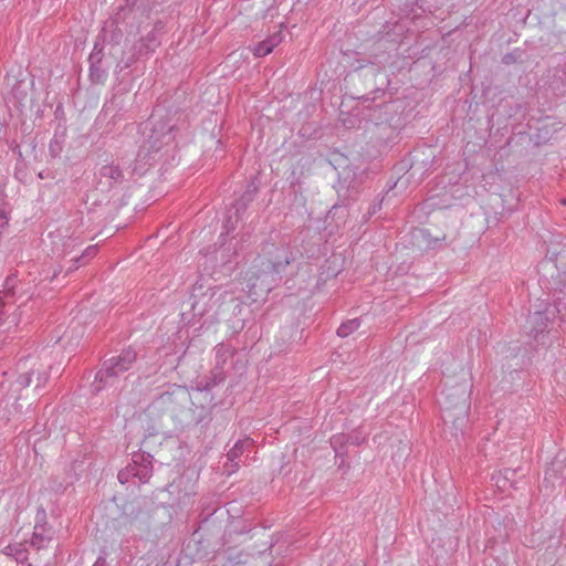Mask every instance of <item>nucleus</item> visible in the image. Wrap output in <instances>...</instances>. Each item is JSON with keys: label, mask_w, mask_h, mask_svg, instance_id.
Here are the masks:
<instances>
[{"label": "nucleus", "mask_w": 566, "mask_h": 566, "mask_svg": "<svg viewBox=\"0 0 566 566\" xmlns=\"http://www.w3.org/2000/svg\"><path fill=\"white\" fill-rule=\"evenodd\" d=\"M260 265L261 269L247 273V294L253 301L272 290L277 274L284 266L282 263H265L263 261H260Z\"/></svg>", "instance_id": "1"}, {"label": "nucleus", "mask_w": 566, "mask_h": 566, "mask_svg": "<svg viewBox=\"0 0 566 566\" xmlns=\"http://www.w3.org/2000/svg\"><path fill=\"white\" fill-rule=\"evenodd\" d=\"M136 359V354L132 349L124 350L118 357H114L105 363L104 367L95 375L92 382V390L99 392L106 387L114 386L119 374L128 370Z\"/></svg>", "instance_id": "2"}, {"label": "nucleus", "mask_w": 566, "mask_h": 566, "mask_svg": "<svg viewBox=\"0 0 566 566\" xmlns=\"http://www.w3.org/2000/svg\"><path fill=\"white\" fill-rule=\"evenodd\" d=\"M13 282V279H8L3 291H0V328L6 332L18 326L23 313L21 308L25 306L23 302L19 305L15 304L13 300L14 292L12 291Z\"/></svg>", "instance_id": "3"}, {"label": "nucleus", "mask_w": 566, "mask_h": 566, "mask_svg": "<svg viewBox=\"0 0 566 566\" xmlns=\"http://www.w3.org/2000/svg\"><path fill=\"white\" fill-rule=\"evenodd\" d=\"M190 395L185 387L174 386L159 395L154 401V408L159 410H174L175 406L182 405L188 401Z\"/></svg>", "instance_id": "4"}, {"label": "nucleus", "mask_w": 566, "mask_h": 566, "mask_svg": "<svg viewBox=\"0 0 566 566\" xmlns=\"http://www.w3.org/2000/svg\"><path fill=\"white\" fill-rule=\"evenodd\" d=\"M128 473L137 478L142 483L148 482L153 473L150 455L136 454L133 459V464L128 469Z\"/></svg>", "instance_id": "5"}, {"label": "nucleus", "mask_w": 566, "mask_h": 566, "mask_svg": "<svg viewBox=\"0 0 566 566\" xmlns=\"http://www.w3.org/2000/svg\"><path fill=\"white\" fill-rule=\"evenodd\" d=\"M283 40L281 31L269 35L265 40L252 48V52L256 57L270 54Z\"/></svg>", "instance_id": "6"}, {"label": "nucleus", "mask_w": 566, "mask_h": 566, "mask_svg": "<svg viewBox=\"0 0 566 566\" xmlns=\"http://www.w3.org/2000/svg\"><path fill=\"white\" fill-rule=\"evenodd\" d=\"M53 536V532L45 524H36L34 526L31 545L36 549H41L48 546Z\"/></svg>", "instance_id": "7"}, {"label": "nucleus", "mask_w": 566, "mask_h": 566, "mask_svg": "<svg viewBox=\"0 0 566 566\" xmlns=\"http://www.w3.org/2000/svg\"><path fill=\"white\" fill-rule=\"evenodd\" d=\"M515 471L512 469H504L492 475L494 485L502 492H506L513 488V476Z\"/></svg>", "instance_id": "8"}, {"label": "nucleus", "mask_w": 566, "mask_h": 566, "mask_svg": "<svg viewBox=\"0 0 566 566\" xmlns=\"http://www.w3.org/2000/svg\"><path fill=\"white\" fill-rule=\"evenodd\" d=\"M51 241L55 248V253L60 254H66L71 249H73L75 245L80 244L77 238H67L66 240L62 241V237L60 234L50 233Z\"/></svg>", "instance_id": "9"}, {"label": "nucleus", "mask_w": 566, "mask_h": 566, "mask_svg": "<svg viewBox=\"0 0 566 566\" xmlns=\"http://www.w3.org/2000/svg\"><path fill=\"white\" fill-rule=\"evenodd\" d=\"M154 158L149 156V153L145 150L144 148L139 150L136 161L134 166L132 167V170L134 174L143 175L147 167L151 165V160Z\"/></svg>", "instance_id": "10"}, {"label": "nucleus", "mask_w": 566, "mask_h": 566, "mask_svg": "<svg viewBox=\"0 0 566 566\" xmlns=\"http://www.w3.org/2000/svg\"><path fill=\"white\" fill-rule=\"evenodd\" d=\"M99 174L103 178H107L109 180V185L113 182H118L123 179V171L118 166L115 165L103 166Z\"/></svg>", "instance_id": "11"}, {"label": "nucleus", "mask_w": 566, "mask_h": 566, "mask_svg": "<svg viewBox=\"0 0 566 566\" xmlns=\"http://www.w3.org/2000/svg\"><path fill=\"white\" fill-rule=\"evenodd\" d=\"M252 446L251 439L239 440L228 452L227 458L234 462L248 448Z\"/></svg>", "instance_id": "12"}, {"label": "nucleus", "mask_w": 566, "mask_h": 566, "mask_svg": "<svg viewBox=\"0 0 566 566\" xmlns=\"http://www.w3.org/2000/svg\"><path fill=\"white\" fill-rule=\"evenodd\" d=\"M4 553L8 555V556H12L15 558V560L18 562H21V565L22 566H32L31 564H25L24 563V559H25V551L24 548L22 547L21 544H14V545H8L6 548H4Z\"/></svg>", "instance_id": "13"}, {"label": "nucleus", "mask_w": 566, "mask_h": 566, "mask_svg": "<svg viewBox=\"0 0 566 566\" xmlns=\"http://www.w3.org/2000/svg\"><path fill=\"white\" fill-rule=\"evenodd\" d=\"M360 327V319L359 318H353V319H349L345 323H343L338 328H337V335L339 337H347L349 336L352 333H354L355 331H357L358 328Z\"/></svg>", "instance_id": "14"}, {"label": "nucleus", "mask_w": 566, "mask_h": 566, "mask_svg": "<svg viewBox=\"0 0 566 566\" xmlns=\"http://www.w3.org/2000/svg\"><path fill=\"white\" fill-rule=\"evenodd\" d=\"M232 355L231 348L224 345L216 347V361L219 367L226 364L227 359Z\"/></svg>", "instance_id": "15"}, {"label": "nucleus", "mask_w": 566, "mask_h": 566, "mask_svg": "<svg viewBox=\"0 0 566 566\" xmlns=\"http://www.w3.org/2000/svg\"><path fill=\"white\" fill-rule=\"evenodd\" d=\"M97 253V248L96 245H90L87 247L84 252L82 253V255L80 258L76 259V262H78L80 260H90V259H93Z\"/></svg>", "instance_id": "16"}, {"label": "nucleus", "mask_w": 566, "mask_h": 566, "mask_svg": "<svg viewBox=\"0 0 566 566\" xmlns=\"http://www.w3.org/2000/svg\"><path fill=\"white\" fill-rule=\"evenodd\" d=\"M31 384V374L27 370L24 374L20 375L17 379V385L19 388H27Z\"/></svg>", "instance_id": "17"}, {"label": "nucleus", "mask_w": 566, "mask_h": 566, "mask_svg": "<svg viewBox=\"0 0 566 566\" xmlns=\"http://www.w3.org/2000/svg\"><path fill=\"white\" fill-rule=\"evenodd\" d=\"M10 220L9 211L6 207H0V229L4 228Z\"/></svg>", "instance_id": "18"}, {"label": "nucleus", "mask_w": 566, "mask_h": 566, "mask_svg": "<svg viewBox=\"0 0 566 566\" xmlns=\"http://www.w3.org/2000/svg\"><path fill=\"white\" fill-rule=\"evenodd\" d=\"M27 363H28V359H25V360H20V361H19V368H20V369H25V368H27Z\"/></svg>", "instance_id": "19"}, {"label": "nucleus", "mask_w": 566, "mask_h": 566, "mask_svg": "<svg viewBox=\"0 0 566 566\" xmlns=\"http://www.w3.org/2000/svg\"><path fill=\"white\" fill-rule=\"evenodd\" d=\"M125 475H126V473H125V472H119V473H118V480H119L122 483H124V482H125V480H124V479H125Z\"/></svg>", "instance_id": "20"}, {"label": "nucleus", "mask_w": 566, "mask_h": 566, "mask_svg": "<svg viewBox=\"0 0 566 566\" xmlns=\"http://www.w3.org/2000/svg\"><path fill=\"white\" fill-rule=\"evenodd\" d=\"M98 54H99V52L98 53H92L91 56H90V60L93 61L94 59H96L97 61H99V57L97 56Z\"/></svg>", "instance_id": "21"}, {"label": "nucleus", "mask_w": 566, "mask_h": 566, "mask_svg": "<svg viewBox=\"0 0 566 566\" xmlns=\"http://www.w3.org/2000/svg\"><path fill=\"white\" fill-rule=\"evenodd\" d=\"M231 467H232V468H231V469H229V471H228L229 473L234 472V471L237 470V468H238V464H237V463H234V464H232Z\"/></svg>", "instance_id": "22"}, {"label": "nucleus", "mask_w": 566, "mask_h": 566, "mask_svg": "<svg viewBox=\"0 0 566 566\" xmlns=\"http://www.w3.org/2000/svg\"><path fill=\"white\" fill-rule=\"evenodd\" d=\"M39 516L41 515V517H44L45 516V512H41L38 514Z\"/></svg>", "instance_id": "23"}]
</instances>
